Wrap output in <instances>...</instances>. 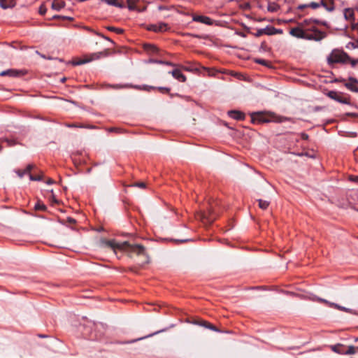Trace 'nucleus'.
<instances>
[{
  "instance_id": "nucleus-1",
  "label": "nucleus",
  "mask_w": 358,
  "mask_h": 358,
  "mask_svg": "<svg viewBox=\"0 0 358 358\" xmlns=\"http://www.w3.org/2000/svg\"><path fill=\"white\" fill-rule=\"evenodd\" d=\"M126 245H124L122 251L126 252L129 257H132L134 255L144 258V262H149V255L147 253L145 248L141 244H131L128 241H124Z\"/></svg>"
},
{
  "instance_id": "nucleus-2",
  "label": "nucleus",
  "mask_w": 358,
  "mask_h": 358,
  "mask_svg": "<svg viewBox=\"0 0 358 358\" xmlns=\"http://www.w3.org/2000/svg\"><path fill=\"white\" fill-rule=\"evenodd\" d=\"M252 121H257L259 123L262 122H282L285 118L278 117L274 114H268L267 115H262L259 113H254L252 115Z\"/></svg>"
},
{
  "instance_id": "nucleus-3",
  "label": "nucleus",
  "mask_w": 358,
  "mask_h": 358,
  "mask_svg": "<svg viewBox=\"0 0 358 358\" xmlns=\"http://www.w3.org/2000/svg\"><path fill=\"white\" fill-rule=\"evenodd\" d=\"M350 59L348 55L343 51L334 50L331 52L327 58L328 62L333 63H347Z\"/></svg>"
},
{
  "instance_id": "nucleus-4",
  "label": "nucleus",
  "mask_w": 358,
  "mask_h": 358,
  "mask_svg": "<svg viewBox=\"0 0 358 358\" xmlns=\"http://www.w3.org/2000/svg\"><path fill=\"white\" fill-rule=\"evenodd\" d=\"M326 36L324 32L319 31L316 27H313L307 29L305 34L306 40L320 41Z\"/></svg>"
},
{
  "instance_id": "nucleus-5",
  "label": "nucleus",
  "mask_w": 358,
  "mask_h": 358,
  "mask_svg": "<svg viewBox=\"0 0 358 358\" xmlns=\"http://www.w3.org/2000/svg\"><path fill=\"white\" fill-rule=\"evenodd\" d=\"M125 245L126 243H124V241L122 243H117L114 239L107 240L106 238H101L100 240V245L101 247L110 248L115 253H116V250L122 251V248H124L123 247Z\"/></svg>"
},
{
  "instance_id": "nucleus-6",
  "label": "nucleus",
  "mask_w": 358,
  "mask_h": 358,
  "mask_svg": "<svg viewBox=\"0 0 358 358\" xmlns=\"http://www.w3.org/2000/svg\"><path fill=\"white\" fill-rule=\"evenodd\" d=\"M110 50L109 49H106L104 51L94 53L90 57L83 59H78L74 62V64L75 65L84 64L90 62L92 60L98 59L101 57H107V56L110 55Z\"/></svg>"
},
{
  "instance_id": "nucleus-7",
  "label": "nucleus",
  "mask_w": 358,
  "mask_h": 358,
  "mask_svg": "<svg viewBox=\"0 0 358 358\" xmlns=\"http://www.w3.org/2000/svg\"><path fill=\"white\" fill-rule=\"evenodd\" d=\"M307 29L301 28L299 25L296 27L292 28L289 31V34L297 38H305V34Z\"/></svg>"
},
{
  "instance_id": "nucleus-8",
  "label": "nucleus",
  "mask_w": 358,
  "mask_h": 358,
  "mask_svg": "<svg viewBox=\"0 0 358 358\" xmlns=\"http://www.w3.org/2000/svg\"><path fill=\"white\" fill-rule=\"evenodd\" d=\"M275 31H276V29L275 27H271V26H267L266 27H265L264 29H257V32L254 34V36L256 37H259L263 34H266V35H268V36L274 35V34H275V32H276Z\"/></svg>"
},
{
  "instance_id": "nucleus-9",
  "label": "nucleus",
  "mask_w": 358,
  "mask_h": 358,
  "mask_svg": "<svg viewBox=\"0 0 358 358\" xmlns=\"http://www.w3.org/2000/svg\"><path fill=\"white\" fill-rule=\"evenodd\" d=\"M24 74V73H22V71L15 69H8L0 72V76L19 77Z\"/></svg>"
},
{
  "instance_id": "nucleus-10",
  "label": "nucleus",
  "mask_w": 358,
  "mask_h": 358,
  "mask_svg": "<svg viewBox=\"0 0 358 358\" xmlns=\"http://www.w3.org/2000/svg\"><path fill=\"white\" fill-rule=\"evenodd\" d=\"M328 96L332 99H334L340 103H347L348 101L345 99H343L338 92L335 91H329L327 94Z\"/></svg>"
},
{
  "instance_id": "nucleus-11",
  "label": "nucleus",
  "mask_w": 358,
  "mask_h": 358,
  "mask_svg": "<svg viewBox=\"0 0 358 358\" xmlns=\"http://www.w3.org/2000/svg\"><path fill=\"white\" fill-rule=\"evenodd\" d=\"M15 4V0H0V6L3 9L13 8Z\"/></svg>"
},
{
  "instance_id": "nucleus-12",
  "label": "nucleus",
  "mask_w": 358,
  "mask_h": 358,
  "mask_svg": "<svg viewBox=\"0 0 358 358\" xmlns=\"http://www.w3.org/2000/svg\"><path fill=\"white\" fill-rule=\"evenodd\" d=\"M228 115L230 117L237 120H243L245 117L244 114L238 110H230L228 112Z\"/></svg>"
},
{
  "instance_id": "nucleus-13",
  "label": "nucleus",
  "mask_w": 358,
  "mask_h": 358,
  "mask_svg": "<svg viewBox=\"0 0 358 358\" xmlns=\"http://www.w3.org/2000/svg\"><path fill=\"white\" fill-rule=\"evenodd\" d=\"M321 6L325 8V9L331 12L334 10V2L332 0H321Z\"/></svg>"
},
{
  "instance_id": "nucleus-14",
  "label": "nucleus",
  "mask_w": 358,
  "mask_h": 358,
  "mask_svg": "<svg viewBox=\"0 0 358 358\" xmlns=\"http://www.w3.org/2000/svg\"><path fill=\"white\" fill-rule=\"evenodd\" d=\"M170 73L177 80L180 82H185L186 80L185 76L181 73V71L178 69H175L171 72Z\"/></svg>"
},
{
  "instance_id": "nucleus-15",
  "label": "nucleus",
  "mask_w": 358,
  "mask_h": 358,
  "mask_svg": "<svg viewBox=\"0 0 358 358\" xmlns=\"http://www.w3.org/2000/svg\"><path fill=\"white\" fill-rule=\"evenodd\" d=\"M143 49L150 54H154L158 52V48L156 46L149 43L144 44Z\"/></svg>"
},
{
  "instance_id": "nucleus-16",
  "label": "nucleus",
  "mask_w": 358,
  "mask_h": 358,
  "mask_svg": "<svg viewBox=\"0 0 358 358\" xmlns=\"http://www.w3.org/2000/svg\"><path fill=\"white\" fill-rule=\"evenodd\" d=\"M143 89L145 90H148V91H149L150 89H152V90L157 89L160 92H162L163 94H168L170 92L169 88L164 87H159L156 88L155 87L145 85L143 87Z\"/></svg>"
},
{
  "instance_id": "nucleus-17",
  "label": "nucleus",
  "mask_w": 358,
  "mask_h": 358,
  "mask_svg": "<svg viewBox=\"0 0 358 358\" xmlns=\"http://www.w3.org/2000/svg\"><path fill=\"white\" fill-rule=\"evenodd\" d=\"M65 3L63 1L54 0L52 3V8L54 10H59L61 8H64Z\"/></svg>"
},
{
  "instance_id": "nucleus-18",
  "label": "nucleus",
  "mask_w": 358,
  "mask_h": 358,
  "mask_svg": "<svg viewBox=\"0 0 358 358\" xmlns=\"http://www.w3.org/2000/svg\"><path fill=\"white\" fill-rule=\"evenodd\" d=\"M330 307L331 308H336L338 310H342V311H344V312H346V313H354L353 310L350 308H345V307H343V306H341L337 303H331L330 304Z\"/></svg>"
},
{
  "instance_id": "nucleus-19",
  "label": "nucleus",
  "mask_w": 358,
  "mask_h": 358,
  "mask_svg": "<svg viewBox=\"0 0 358 358\" xmlns=\"http://www.w3.org/2000/svg\"><path fill=\"white\" fill-rule=\"evenodd\" d=\"M344 17L348 20H352L354 19V11L351 8H345L344 10Z\"/></svg>"
},
{
  "instance_id": "nucleus-20",
  "label": "nucleus",
  "mask_w": 358,
  "mask_h": 358,
  "mask_svg": "<svg viewBox=\"0 0 358 358\" xmlns=\"http://www.w3.org/2000/svg\"><path fill=\"white\" fill-rule=\"evenodd\" d=\"M312 22H315V23L319 22V21L317 20H312V19L305 20L303 22L299 23V26L301 27V28H303V29H308L307 27V26L309 25Z\"/></svg>"
},
{
  "instance_id": "nucleus-21",
  "label": "nucleus",
  "mask_w": 358,
  "mask_h": 358,
  "mask_svg": "<svg viewBox=\"0 0 358 358\" xmlns=\"http://www.w3.org/2000/svg\"><path fill=\"white\" fill-rule=\"evenodd\" d=\"M106 2L107 4L114 6L115 7L122 8L124 6L122 3L119 2L118 0H101Z\"/></svg>"
},
{
  "instance_id": "nucleus-22",
  "label": "nucleus",
  "mask_w": 358,
  "mask_h": 358,
  "mask_svg": "<svg viewBox=\"0 0 358 358\" xmlns=\"http://www.w3.org/2000/svg\"><path fill=\"white\" fill-rule=\"evenodd\" d=\"M257 201L259 203V207L263 210H266L270 203L269 201L262 199H258Z\"/></svg>"
},
{
  "instance_id": "nucleus-23",
  "label": "nucleus",
  "mask_w": 358,
  "mask_h": 358,
  "mask_svg": "<svg viewBox=\"0 0 358 358\" xmlns=\"http://www.w3.org/2000/svg\"><path fill=\"white\" fill-rule=\"evenodd\" d=\"M34 209L36 210L45 211L47 209V207L43 203H42L41 201H38L36 203V205L34 206Z\"/></svg>"
},
{
  "instance_id": "nucleus-24",
  "label": "nucleus",
  "mask_w": 358,
  "mask_h": 358,
  "mask_svg": "<svg viewBox=\"0 0 358 358\" xmlns=\"http://www.w3.org/2000/svg\"><path fill=\"white\" fill-rule=\"evenodd\" d=\"M158 32H163L169 29V25L164 22L157 23Z\"/></svg>"
},
{
  "instance_id": "nucleus-25",
  "label": "nucleus",
  "mask_w": 358,
  "mask_h": 358,
  "mask_svg": "<svg viewBox=\"0 0 358 358\" xmlns=\"http://www.w3.org/2000/svg\"><path fill=\"white\" fill-rule=\"evenodd\" d=\"M203 327H205L210 330H213L215 331H218V329L214 325L204 320H203Z\"/></svg>"
},
{
  "instance_id": "nucleus-26",
  "label": "nucleus",
  "mask_w": 358,
  "mask_h": 358,
  "mask_svg": "<svg viewBox=\"0 0 358 358\" xmlns=\"http://www.w3.org/2000/svg\"><path fill=\"white\" fill-rule=\"evenodd\" d=\"M203 24H206L208 25H213L215 24L217 25V23H216L215 21H213L210 17L206 16H203Z\"/></svg>"
},
{
  "instance_id": "nucleus-27",
  "label": "nucleus",
  "mask_w": 358,
  "mask_h": 358,
  "mask_svg": "<svg viewBox=\"0 0 358 358\" xmlns=\"http://www.w3.org/2000/svg\"><path fill=\"white\" fill-rule=\"evenodd\" d=\"M106 29L108 30V31H114L118 34H121L124 32V30L121 28H117V27H107Z\"/></svg>"
},
{
  "instance_id": "nucleus-28",
  "label": "nucleus",
  "mask_w": 358,
  "mask_h": 358,
  "mask_svg": "<svg viewBox=\"0 0 358 358\" xmlns=\"http://www.w3.org/2000/svg\"><path fill=\"white\" fill-rule=\"evenodd\" d=\"M268 10L270 12H275L278 10L279 6L275 3H271L268 6Z\"/></svg>"
},
{
  "instance_id": "nucleus-29",
  "label": "nucleus",
  "mask_w": 358,
  "mask_h": 358,
  "mask_svg": "<svg viewBox=\"0 0 358 358\" xmlns=\"http://www.w3.org/2000/svg\"><path fill=\"white\" fill-rule=\"evenodd\" d=\"M346 48L347 49H355V48H358V40L354 41V42H349L347 45H346Z\"/></svg>"
},
{
  "instance_id": "nucleus-30",
  "label": "nucleus",
  "mask_w": 358,
  "mask_h": 358,
  "mask_svg": "<svg viewBox=\"0 0 358 358\" xmlns=\"http://www.w3.org/2000/svg\"><path fill=\"white\" fill-rule=\"evenodd\" d=\"M202 71H203V76H204L206 75H208V76H213V75L215 74V71H214L210 70V69L206 68V67H203V66Z\"/></svg>"
},
{
  "instance_id": "nucleus-31",
  "label": "nucleus",
  "mask_w": 358,
  "mask_h": 358,
  "mask_svg": "<svg viewBox=\"0 0 358 358\" xmlns=\"http://www.w3.org/2000/svg\"><path fill=\"white\" fill-rule=\"evenodd\" d=\"M29 178L32 181H40L43 179V173L38 176H34L33 174L29 175Z\"/></svg>"
},
{
  "instance_id": "nucleus-32",
  "label": "nucleus",
  "mask_w": 358,
  "mask_h": 358,
  "mask_svg": "<svg viewBox=\"0 0 358 358\" xmlns=\"http://www.w3.org/2000/svg\"><path fill=\"white\" fill-rule=\"evenodd\" d=\"M356 352L355 348L352 345L348 346V350L345 352H343L342 353L345 355H353Z\"/></svg>"
},
{
  "instance_id": "nucleus-33",
  "label": "nucleus",
  "mask_w": 358,
  "mask_h": 358,
  "mask_svg": "<svg viewBox=\"0 0 358 358\" xmlns=\"http://www.w3.org/2000/svg\"><path fill=\"white\" fill-rule=\"evenodd\" d=\"M345 87L352 92H358V87L352 83H345Z\"/></svg>"
},
{
  "instance_id": "nucleus-34",
  "label": "nucleus",
  "mask_w": 358,
  "mask_h": 358,
  "mask_svg": "<svg viewBox=\"0 0 358 358\" xmlns=\"http://www.w3.org/2000/svg\"><path fill=\"white\" fill-rule=\"evenodd\" d=\"M188 322L196 325H201V321L199 318L190 317L188 318Z\"/></svg>"
},
{
  "instance_id": "nucleus-35",
  "label": "nucleus",
  "mask_w": 358,
  "mask_h": 358,
  "mask_svg": "<svg viewBox=\"0 0 358 358\" xmlns=\"http://www.w3.org/2000/svg\"><path fill=\"white\" fill-rule=\"evenodd\" d=\"M130 186H131V187H139V188L144 189V188L146 187V184L145 182H137L133 183Z\"/></svg>"
},
{
  "instance_id": "nucleus-36",
  "label": "nucleus",
  "mask_w": 358,
  "mask_h": 358,
  "mask_svg": "<svg viewBox=\"0 0 358 358\" xmlns=\"http://www.w3.org/2000/svg\"><path fill=\"white\" fill-rule=\"evenodd\" d=\"M308 6H309V8H311L313 9L318 8L319 7L322 6H321V1L320 2H318V3L311 2V3H308Z\"/></svg>"
},
{
  "instance_id": "nucleus-37",
  "label": "nucleus",
  "mask_w": 358,
  "mask_h": 358,
  "mask_svg": "<svg viewBox=\"0 0 358 358\" xmlns=\"http://www.w3.org/2000/svg\"><path fill=\"white\" fill-rule=\"evenodd\" d=\"M313 300L319 301V302L324 303L328 305L329 307H330V304L333 303L332 302H330V301H327L326 299H322V298H319V297H315V298H314Z\"/></svg>"
},
{
  "instance_id": "nucleus-38",
  "label": "nucleus",
  "mask_w": 358,
  "mask_h": 358,
  "mask_svg": "<svg viewBox=\"0 0 358 358\" xmlns=\"http://www.w3.org/2000/svg\"><path fill=\"white\" fill-rule=\"evenodd\" d=\"M128 8L130 10L136 9L135 2L133 0H127Z\"/></svg>"
},
{
  "instance_id": "nucleus-39",
  "label": "nucleus",
  "mask_w": 358,
  "mask_h": 358,
  "mask_svg": "<svg viewBox=\"0 0 358 358\" xmlns=\"http://www.w3.org/2000/svg\"><path fill=\"white\" fill-rule=\"evenodd\" d=\"M148 29L155 32H158L157 24H150L148 27Z\"/></svg>"
},
{
  "instance_id": "nucleus-40",
  "label": "nucleus",
  "mask_w": 358,
  "mask_h": 358,
  "mask_svg": "<svg viewBox=\"0 0 358 358\" xmlns=\"http://www.w3.org/2000/svg\"><path fill=\"white\" fill-rule=\"evenodd\" d=\"M54 19H63V20H68L70 21H72L73 19L71 17H66V16H62V15H55L53 16Z\"/></svg>"
},
{
  "instance_id": "nucleus-41",
  "label": "nucleus",
  "mask_w": 358,
  "mask_h": 358,
  "mask_svg": "<svg viewBox=\"0 0 358 358\" xmlns=\"http://www.w3.org/2000/svg\"><path fill=\"white\" fill-rule=\"evenodd\" d=\"M34 168H35V166H34V165H33V164H29V165L27 166V168L24 169V171H25V172H27V174H29V176L30 174H31V171L32 169H34Z\"/></svg>"
},
{
  "instance_id": "nucleus-42",
  "label": "nucleus",
  "mask_w": 358,
  "mask_h": 358,
  "mask_svg": "<svg viewBox=\"0 0 358 358\" xmlns=\"http://www.w3.org/2000/svg\"><path fill=\"white\" fill-rule=\"evenodd\" d=\"M255 62L257 64L264 65V66H268V62L264 59H257L255 60Z\"/></svg>"
},
{
  "instance_id": "nucleus-43",
  "label": "nucleus",
  "mask_w": 358,
  "mask_h": 358,
  "mask_svg": "<svg viewBox=\"0 0 358 358\" xmlns=\"http://www.w3.org/2000/svg\"><path fill=\"white\" fill-rule=\"evenodd\" d=\"M47 11V8L46 7L42 4L40 7H39V10H38V12L41 15H44Z\"/></svg>"
},
{
  "instance_id": "nucleus-44",
  "label": "nucleus",
  "mask_w": 358,
  "mask_h": 358,
  "mask_svg": "<svg viewBox=\"0 0 358 358\" xmlns=\"http://www.w3.org/2000/svg\"><path fill=\"white\" fill-rule=\"evenodd\" d=\"M200 67H201L200 64H198L196 65V66H189V67H188V68H187V69L188 70H189V71H196V72H197V71H199V70H200Z\"/></svg>"
},
{
  "instance_id": "nucleus-45",
  "label": "nucleus",
  "mask_w": 358,
  "mask_h": 358,
  "mask_svg": "<svg viewBox=\"0 0 358 358\" xmlns=\"http://www.w3.org/2000/svg\"><path fill=\"white\" fill-rule=\"evenodd\" d=\"M16 173H17V176L20 178H22L25 174H27V172H25L24 170H23V171H22V170H17Z\"/></svg>"
},
{
  "instance_id": "nucleus-46",
  "label": "nucleus",
  "mask_w": 358,
  "mask_h": 358,
  "mask_svg": "<svg viewBox=\"0 0 358 358\" xmlns=\"http://www.w3.org/2000/svg\"><path fill=\"white\" fill-rule=\"evenodd\" d=\"M348 62H350L352 67H355L358 64V59H352L350 57V59H348Z\"/></svg>"
},
{
  "instance_id": "nucleus-47",
  "label": "nucleus",
  "mask_w": 358,
  "mask_h": 358,
  "mask_svg": "<svg viewBox=\"0 0 358 358\" xmlns=\"http://www.w3.org/2000/svg\"><path fill=\"white\" fill-rule=\"evenodd\" d=\"M306 8H309L308 3L306 4H300L297 6V9L299 10H302Z\"/></svg>"
},
{
  "instance_id": "nucleus-48",
  "label": "nucleus",
  "mask_w": 358,
  "mask_h": 358,
  "mask_svg": "<svg viewBox=\"0 0 358 358\" xmlns=\"http://www.w3.org/2000/svg\"><path fill=\"white\" fill-rule=\"evenodd\" d=\"M155 63H158V64H166V65H169V66H172L173 64L171 62H164V61H155Z\"/></svg>"
},
{
  "instance_id": "nucleus-49",
  "label": "nucleus",
  "mask_w": 358,
  "mask_h": 358,
  "mask_svg": "<svg viewBox=\"0 0 358 358\" xmlns=\"http://www.w3.org/2000/svg\"><path fill=\"white\" fill-rule=\"evenodd\" d=\"M96 35H98V36H101L102 38H103L104 39H106V40H107V41H110L111 43H114V42H113L112 40H110L108 37L105 36L104 35L101 34L97 33V32H96Z\"/></svg>"
},
{
  "instance_id": "nucleus-50",
  "label": "nucleus",
  "mask_w": 358,
  "mask_h": 358,
  "mask_svg": "<svg viewBox=\"0 0 358 358\" xmlns=\"http://www.w3.org/2000/svg\"><path fill=\"white\" fill-rule=\"evenodd\" d=\"M194 20L199 22H201V15H197V16L194 17Z\"/></svg>"
},
{
  "instance_id": "nucleus-51",
  "label": "nucleus",
  "mask_w": 358,
  "mask_h": 358,
  "mask_svg": "<svg viewBox=\"0 0 358 358\" xmlns=\"http://www.w3.org/2000/svg\"><path fill=\"white\" fill-rule=\"evenodd\" d=\"M350 179L352 181H355L356 182H358V176H350Z\"/></svg>"
},
{
  "instance_id": "nucleus-52",
  "label": "nucleus",
  "mask_w": 358,
  "mask_h": 358,
  "mask_svg": "<svg viewBox=\"0 0 358 358\" xmlns=\"http://www.w3.org/2000/svg\"><path fill=\"white\" fill-rule=\"evenodd\" d=\"M68 221H69V223H71V224H74V223H76V220H75L73 218H71V217L68 218Z\"/></svg>"
},
{
  "instance_id": "nucleus-53",
  "label": "nucleus",
  "mask_w": 358,
  "mask_h": 358,
  "mask_svg": "<svg viewBox=\"0 0 358 358\" xmlns=\"http://www.w3.org/2000/svg\"><path fill=\"white\" fill-rule=\"evenodd\" d=\"M69 127H85L83 125H80V126H78V125H76V124H69L68 125Z\"/></svg>"
},
{
  "instance_id": "nucleus-54",
  "label": "nucleus",
  "mask_w": 358,
  "mask_h": 358,
  "mask_svg": "<svg viewBox=\"0 0 358 358\" xmlns=\"http://www.w3.org/2000/svg\"><path fill=\"white\" fill-rule=\"evenodd\" d=\"M276 31V32H275V34H281V33L282 32V30H280V29H276V31Z\"/></svg>"
},
{
  "instance_id": "nucleus-55",
  "label": "nucleus",
  "mask_w": 358,
  "mask_h": 358,
  "mask_svg": "<svg viewBox=\"0 0 358 358\" xmlns=\"http://www.w3.org/2000/svg\"><path fill=\"white\" fill-rule=\"evenodd\" d=\"M47 182L48 184H52L53 183V180L52 179H49Z\"/></svg>"
},
{
  "instance_id": "nucleus-56",
  "label": "nucleus",
  "mask_w": 358,
  "mask_h": 358,
  "mask_svg": "<svg viewBox=\"0 0 358 358\" xmlns=\"http://www.w3.org/2000/svg\"><path fill=\"white\" fill-rule=\"evenodd\" d=\"M214 219H215L214 217H210V218H209L208 222H212L214 220Z\"/></svg>"
},
{
  "instance_id": "nucleus-57",
  "label": "nucleus",
  "mask_w": 358,
  "mask_h": 358,
  "mask_svg": "<svg viewBox=\"0 0 358 358\" xmlns=\"http://www.w3.org/2000/svg\"><path fill=\"white\" fill-rule=\"evenodd\" d=\"M350 80L353 82H357V80L352 78H350Z\"/></svg>"
},
{
  "instance_id": "nucleus-58",
  "label": "nucleus",
  "mask_w": 358,
  "mask_h": 358,
  "mask_svg": "<svg viewBox=\"0 0 358 358\" xmlns=\"http://www.w3.org/2000/svg\"><path fill=\"white\" fill-rule=\"evenodd\" d=\"M110 131H117V129H116V128H111Z\"/></svg>"
},
{
  "instance_id": "nucleus-59",
  "label": "nucleus",
  "mask_w": 358,
  "mask_h": 358,
  "mask_svg": "<svg viewBox=\"0 0 358 358\" xmlns=\"http://www.w3.org/2000/svg\"><path fill=\"white\" fill-rule=\"evenodd\" d=\"M66 80V78H63L62 79V83H64Z\"/></svg>"
},
{
  "instance_id": "nucleus-60",
  "label": "nucleus",
  "mask_w": 358,
  "mask_h": 358,
  "mask_svg": "<svg viewBox=\"0 0 358 358\" xmlns=\"http://www.w3.org/2000/svg\"><path fill=\"white\" fill-rule=\"evenodd\" d=\"M197 216H198V218H199V219H200V218L201 217V215H199V214Z\"/></svg>"
},
{
  "instance_id": "nucleus-61",
  "label": "nucleus",
  "mask_w": 358,
  "mask_h": 358,
  "mask_svg": "<svg viewBox=\"0 0 358 358\" xmlns=\"http://www.w3.org/2000/svg\"><path fill=\"white\" fill-rule=\"evenodd\" d=\"M202 217H203V220H204V215L203 214L202 215Z\"/></svg>"
},
{
  "instance_id": "nucleus-62",
  "label": "nucleus",
  "mask_w": 358,
  "mask_h": 358,
  "mask_svg": "<svg viewBox=\"0 0 358 358\" xmlns=\"http://www.w3.org/2000/svg\"><path fill=\"white\" fill-rule=\"evenodd\" d=\"M1 149H2V147L0 145V151L1 150Z\"/></svg>"
},
{
  "instance_id": "nucleus-63",
  "label": "nucleus",
  "mask_w": 358,
  "mask_h": 358,
  "mask_svg": "<svg viewBox=\"0 0 358 358\" xmlns=\"http://www.w3.org/2000/svg\"><path fill=\"white\" fill-rule=\"evenodd\" d=\"M356 341H358V337L355 339Z\"/></svg>"
}]
</instances>
